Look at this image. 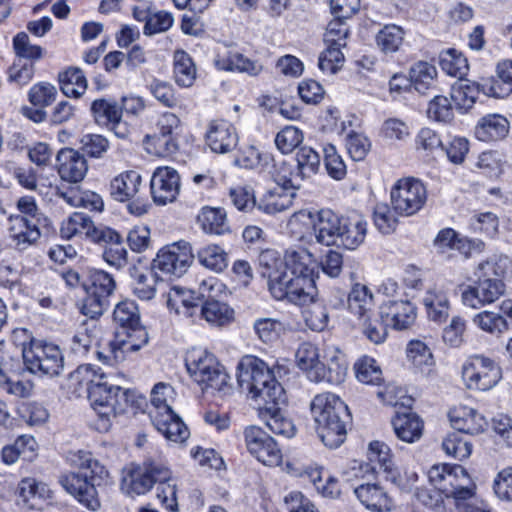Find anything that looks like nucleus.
<instances>
[{
    "label": "nucleus",
    "instance_id": "nucleus-63",
    "mask_svg": "<svg viewBox=\"0 0 512 512\" xmlns=\"http://www.w3.org/2000/svg\"><path fill=\"white\" fill-rule=\"evenodd\" d=\"M303 140L302 132L293 126L282 129L275 138L277 148L284 154L292 152Z\"/></svg>",
    "mask_w": 512,
    "mask_h": 512
},
{
    "label": "nucleus",
    "instance_id": "nucleus-21",
    "mask_svg": "<svg viewBox=\"0 0 512 512\" xmlns=\"http://www.w3.org/2000/svg\"><path fill=\"white\" fill-rule=\"evenodd\" d=\"M366 234L367 222L361 215L353 213L344 216L336 245L354 250L364 242Z\"/></svg>",
    "mask_w": 512,
    "mask_h": 512
},
{
    "label": "nucleus",
    "instance_id": "nucleus-42",
    "mask_svg": "<svg viewBox=\"0 0 512 512\" xmlns=\"http://www.w3.org/2000/svg\"><path fill=\"white\" fill-rule=\"evenodd\" d=\"M295 160L297 163L295 177H299V180L315 175L320 167L319 154L309 146L300 147L296 152Z\"/></svg>",
    "mask_w": 512,
    "mask_h": 512
},
{
    "label": "nucleus",
    "instance_id": "nucleus-18",
    "mask_svg": "<svg viewBox=\"0 0 512 512\" xmlns=\"http://www.w3.org/2000/svg\"><path fill=\"white\" fill-rule=\"evenodd\" d=\"M179 117L171 112H165L160 115L157 121L159 135L155 137L157 151L159 156H169L178 150V143L175 138L177 130L180 128Z\"/></svg>",
    "mask_w": 512,
    "mask_h": 512
},
{
    "label": "nucleus",
    "instance_id": "nucleus-35",
    "mask_svg": "<svg viewBox=\"0 0 512 512\" xmlns=\"http://www.w3.org/2000/svg\"><path fill=\"white\" fill-rule=\"evenodd\" d=\"M317 296L314 277H294L285 300L296 305H308Z\"/></svg>",
    "mask_w": 512,
    "mask_h": 512
},
{
    "label": "nucleus",
    "instance_id": "nucleus-59",
    "mask_svg": "<svg viewBox=\"0 0 512 512\" xmlns=\"http://www.w3.org/2000/svg\"><path fill=\"white\" fill-rule=\"evenodd\" d=\"M294 276L286 271L274 270L268 273V287L276 300H285Z\"/></svg>",
    "mask_w": 512,
    "mask_h": 512
},
{
    "label": "nucleus",
    "instance_id": "nucleus-50",
    "mask_svg": "<svg viewBox=\"0 0 512 512\" xmlns=\"http://www.w3.org/2000/svg\"><path fill=\"white\" fill-rule=\"evenodd\" d=\"M472 322L484 332L499 335L508 330V323L500 313L483 311L476 314Z\"/></svg>",
    "mask_w": 512,
    "mask_h": 512
},
{
    "label": "nucleus",
    "instance_id": "nucleus-36",
    "mask_svg": "<svg viewBox=\"0 0 512 512\" xmlns=\"http://www.w3.org/2000/svg\"><path fill=\"white\" fill-rule=\"evenodd\" d=\"M296 362L311 381L319 382L321 362L318 348L315 345L308 342L302 343L296 351Z\"/></svg>",
    "mask_w": 512,
    "mask_h": 512
},
{
    "label": "nucleus",
    "instance_id": "nucleus-10",
    "mask_svg": "<svg viewBox=\"0 0 512 512\" xmlns=\"http://www.w3.org/2000/svg\"><path fill=\"white\" fill-rule=\"evenodd\" d=\"M462 378L469 389L487 391L499 382L501 370L493 360L473 356L463 365Z\"/></svg>",
    "mask_w": 512,
    "mask_h": 512
},
{
    "label": "nucleus",
    "instance_id": "nucleus-16",
    "mask_svg": "<svg viewBox=\"0 0 512 512\" xmlns=\"http://www.w3.org/2000/svg\"><path fill=\"white\" fill-rule=\"evenodd\" d=\"M330 209H321L313 220V233L316 242L331 246L338 243L342 219Z\"/></svg>",
    "mask_w": 512,
    "mask_h": 512
},
{
    "label": "nucleus",
    "instance_id": "nucleus-55",
    "mask_svg": "<svg viewBox=\"0 0 512 512\" xmlns=\"http://www.w3.org/2000/svg\"><path fill=\"white\" fill-rule=\"evenodd\" d=\"M91 111L96 121H105L112 125H118L122 116V111L117 104L106 99L94 100L91 104Z\"/></svg>",
    "mask_w": 512,
    "mask_h": 512
},
{
    "label": "nucleus",
    "instance_id": "nucleus-28",
    "mask_svg": "<svg viewBox=\"0 0 512 512\" xmlns=\"http://www.w3.org/2000/svg\"><path fill=\"white\" fill-rule=\"evenodd\" d=\"M450 420L456 432L461 434H479L487 427V421L472 408L463 407L450 413Z\"/></svg>",
    "mask_w": 512,
    "mask_h": 512
},
{
    "label": "nucleus",
    "instance_id": "nucleus-40",
    "mask_svg": "<svg viewBox=\"0 0 512 512\" xmlns=\"http://www.w3.org/2000/svg\"><path fill=\"white\" fill-rule=\"evenodd\" d=\"M436 76V67L424 61L415 63L409 71L410 81L419 93H425L428 89L434 87Z\"/></svg>",
    "mask_w": 512,
    "mask_h": 512
},
{
    "label": "nucleus",
    "instance_id": "nucleus-64",
    "mask_svg": "<svg viewBox=\"0 0 512 512\" xmlns=\"http://www.w3.org/2000/svg\"><path fill=\"white\" fill-rule=\"evenodd\" d=\"M324 164L327 173L336 180H341L346 175V165L336 148L328 144L324 147Z\"/></svg>",
    "mask_w": 512,
    "mask_h": 512
},
{
    "label": "nucleus",
    "instance_id": "nucleus-6",
    "mask_svg": "<svg viewBox=\"0 0 512 512\" xmlns=\"http://www.w3.org/2000/svg\"><path fill=\"white\" fill-rule=\"evenodd\" d=\"M185 366L189 376L204 393L220 399L233 393L229 374L212 353L193 348L186 353Z\"/></svg>",
    "mask_w": 512,
    "mask_h": 512
},
{
    "label": "nucleus",
    "instance_id": "nucleus-2",
    "mask_svg": "<svg viewBox=\"0 0 512 512\" xmlns=\"http://www.w3.org/2000/svg\"><path fill=\"white\" fill-rule=\"evenodd\" d=\"M70 462L79 469V472L62 476L61 485L82 505L92 511L97 510L100 507V501L96 487L108 478V471L88 451L80 450L71 454Z\"/></svg>",
    "mask_w": 512,
    "mask_h": 512
},
{
    "label": "nucleus",
    "instance_id": "nucleus-47",
    "mask_svg": "<svg viewBox=\"0 0 512 512\" xmlns=\"http://www.w3.org/2000/svg\"><path fill=\"white\" fill-rule=\"evenodd\" d=\"M133 292L141 300H151L156 293V283L159 276L155 270L140 272L134 270Z\"/></svg>",
    "mask_w": 512,
    "mask_h": 512
},
{
    "label": "nucleus",
    "instance_id": "nucleus-20",
    "mask_svg": "<svg viewBox=\"0 0 512 512\" xmlns=\"http://www.w3.org/2000/svg\"><path fill=\"white\" fill-rule=\"evenodd\" d=\"M380 318L394 329L404 330L416 319L415 307L409 301H388L380 308Z\"/></svg>",
    "mask_w": 512,
    "mask_h": 512
},
{
    "label": "nucleus",
    "instance_id": "nucleus-39",
    "mask_svg": "<svg viewBox=\"0 0 512 512\" xmlns=\"http://www.w3.org/2000/svg\"><path fill=\"white\" fill-rule=\"evenodd\" d=\"M480 92V83L460 79L452 86L451 100L458 109L468 110L473 106Z\"/></svg>",
    "mask_w": 512,
    "mask_h": 512
},
{
    "label": "nucleus",
    "instance_id": "nucleus-38",
    "mask_svg": "<svg viewBox=\"0 0 512 512\" xmlns=\"http://www.w3.org/2000/svg\"><path fill=\"white\" fill-rule=\"evenodd\" d=\"M198 221L206 233L223 235L230 232L224 209L205 207L199 214Z\"/></svg>",
    "mask_w": 512,
    "mask_h": 512
},
{
    "label": "nucleus",
    "instance_id": "nucleus-19",
    "mask_svg": "<svg viewBox=\"0 0 512 512\" xmlns=\"http://www.w3.org/2000/svg\"><path fill=\"white\" fill-rule=\"evenodd\" d=\"M8 222L10 237L19 249H25L36 243L41 236L40 223L36 219L27 218V216H10Z\"/></svg>",
    "mask_w": 512,
    "mask_h": 512
},
{
    "label": "nucleus",
    "instance_id": "nucleus-51",
    "mask_svg": "<svg viewBox=\"0 0 512 512\" xmlns=\"http://www.w3.org/2000/svg\"><path fill=\"white\" fill-rule=\"evenodd\" d=\"M115 287V280L109 273L103 270H95L90 274V284L86 291L104 300H109Z\"/></svg>",
    "mask_w": 512,
    "mask_h": 512
},
{
    "label": "nucleus",
    "instance_id": "nucleus-15",
    "mask_svg": "<svg viewBox=\"0 0 512 512\" xmlns=\"http://www.w3.org/2000/svg\"><path fill=\"white\" fill-rule=\"evenodd\" d=\"M60 178L69 183L82 181L88 171V164L83 154L72 148L61 149L56 157Z\"/></svg>",
    "mask_w": 512,
    "mask_h": 512
},
{
    "label": "nucleus",
    "instance_id": "nucleus-13",
    "mask_svg": "<svg viewBox=\"0 0 512 512\" xmlns=\"http://www.w3.org/2000/svg\"><path fill=\"white\" fill-rule=\"evenodd\" d=\"M505 292V284L497 278H486L480 275L476 286H469L462 293L464 305L478 309L493 303Z\"/></svg>",
    "mask_w": 512,
    "mask_h": 512
},
{
    "label": "nucleus",
    "instance_id": "nucleus-57",
    "mask_svg": "<svg viewBox=\"0 0 512 512\" xmlns=\"http://www.w3.org/2000/svg\"><path fill=\"white\" fill-rule=\"evenodd\" d=\"M284 330V324L274 318H259L254 322V331L264 343L276 341Z\"/></svg>",
    "mask_w": 512,
    "mask_h": 512
},
{
    "label": "nucleus",
    "instance_id": "nucleus-7",
    "mask_svg": "<svg viewBox=\"0 0 512 512\" xmlns=\"http://www.w3.org/2000/svg\"><path fill=\"white\" fill-rule=\"evenodd\" d=\"M24 364L31 373L58 376L64 369V357L55 344L31 341L22 349Z\"/></svg>",
    "mask_w": 512,
    "mask_h": 512
},
{
    "label": "nucleus",
    "instance_id": "nucleus-11",
    "mask_svg": "<svg viewBox=\"0 0 512 512\" xmlns=\"http://www.w3.org/2000/svg\"><path fill=\"white\" fill-rule=\"evenodd\" d=\"M194 255L191 245L179 241L163 247L152 262V270L166 275L182 276L192 264Z\"/></svg>",
    "mask_w": 512,
    "mask_h": 512
},
{
    "label": "nucleus",
    "instance_id": "nucleus-62",
    "mask_svg": "<svg viewBox=\"0 0 512 512\" xmlns=\"http://www.w3.org/2000/svg\"><path fill=\"white\" fill-rule=\"evenodd\" d=\"M470 225L475 232L494 237L498 233L499 219L492 212H480L471 217Z\"/></svg>",
    "mask_w": 512,
    "mask_h": 512
},
{
    "label": "nucleus",
    "instance_id": "nucleus-1",
    "mask_svg": "<svg viewBox=\"0 0 512 512\" xmlns=\"http://www.w3.org/2000/svg\"><path fill=\"white\" fill-rule=\"evenodd\" d=\"M104 373H99L90 364L80 365L69 375V385L74 392L86 391L93 410L98 415L96 428L106 432L111 427V419L142 406L145 398L130 389H123L103 381Z\"/></svg>",
    "mask_w": 512,
    "mask_h": 512
},
{
    "label": "nucleus",
    "instance_id": "nucleus-34",
    "mask_svg": "<svg viewBox=\"0 0 512 512\" xmlns=\"http://www.w3.org/2000/svg\"><path fill=\"white\" fill-rule=\"evenodd\" d=\"M349 311L359 319H365L374 306L371 290L363 284L353 285L347 299Z\"/></svg>",
    "mask_w": 512,
    "mask_h": 512
},
{
    "label": "nucleus",
    "instance_id": "nucleus-9",
    "mask_svg": "<svg viewBox=\"0 0 512 512\" xmlns=\"http://www.w3.org/2000/svg\"><path fill=\"white\" fill-rule=\"evenodd\" d=\"M170 477V470L157 462H145L135 467L123 477L121 489L130 496L148 492L157 481H165Z\"/></svg>",
    "mask_w": 512,
    "mask_h": 512
},
{
    "label": "nucleus",
    "instance_id": "nucleus-46",
    "mask_svg": "<svg viewBox=\"0 0 512 512\" xmlns=\"http://www.w3.org/2000/svg\"><path fill=\"white\" fill-rule=\"evenodd\" d=\"M441 69L450 76L462 79L469 69L467 59L456 49H448L439 56Z\"/></svg>",
    "mask_w": 512,
    "mask_h": 512
},
{
    "label": "nucleus",
    "instance_id": "nucleus-43",
    "mask_svg": "<svg viewBox=\"0 0 512 512\" xmlns=\"http://www.w3.org/2000/svg\"><path fill=\"white\" fill-rule=\"evenodd\" d=\"M60 88L68 97L78 98L87 89V80L81 69L71 67L59 75Z\"/></svg>",
    "mask_w": 512,
    "mask_h": 512
},
{
    "label": "nucleus",
    "instance_id": "nucleus-22",
    "mask_svg": "<svg viewBox=\"0 0 512 512\" xmlns=\"http://www.w3.org/2000/svg\"><path fill=\"white\" fill-rule=\"evenodd\" d=\"M95 242L105 244L103 258L109 265L119 269L127 264V250L115 230L104 227Z\"/></svg>",
    "mask_w": 512,
    "mask_h": 512
},
{
    "label": "nucleus",
    "instance_id": "nucleus-37",
    "mask_svg": "<svg viewBox=\"0 0 512 512\" xmlns=\"http://www.w3.org/2000/svg\"><path fill=\"white\" fill-rule=\"evenodd\" d=\"M167 306L174 310L176 314L192 317L199 303L198 298L194 297L192 291L174 286L167 294Z\"/></svg>",
    "mask_w": 512,
    "mask_h": 512
},
{
    "label": "nucleus",
    "instance_id": "nucleus-58",
    "mask_svg": "<svg viewBox=\"0 0 512 512\" xmlns=\"http://www.w3.org/2000/svg\"><path fill=\"white\" fill-rule=\"evenodd\" d=\"M325 44L326 49L319 55L318 67L323 72L334 74L344 62V55L341 51L344 46Z\"/></svg>",
    "mask_w": 512,
    "mask_h": 512
},
{
    "label": "nucleus",
    "instance_id": "nucleus-32",
    "mask_svg": "<svg viewBox=\"0 0 512 512\" xmlns=\"http://www.w3.org/2000/svg\"><path fill=\"white\" fill-rule=\"evenodd\" d=\"M286 405H269L259 409V416L265 422L267 427L275 434L285 437H292L295 434V426L284 413L283 408Z\"/></svg>",
    "mask_w": 512,
    "mask_h": 512
},
{
    "label": "nucleus",
    "instance_id": "nucleus-8",
    "mask_svg": "<svg viewBox=\"0 0 512 512\" xmlns=\"http://www.w3.org/2000/svg\"><path fill=\"white\" fill-rule=\"evenodd\" d=\"M427 200V191L423 183L414 178L397 181L391 190V204L399 215L410 216L417 213Z\"/></svg>",
    "mask_w": 512,
    "mask_h": 512
},
{
    "label": "nucleus",
    "instance_id": "nucleus-54",
    "mask_svg": "<svg viewBox=\"0 0 512 512\" xmlns=\"http://www.w3.org/2000/svg\"><path fill=\"white\" fill-rule=\"evenodd\" d=\"M404 39V31L396 25H386L377 34L376 40L380 49L385 53L396 52Z\"/></svg>",
    "mask_w": 512,
    "mask_h": 512
},
{
    "label": "nucleus",
    "instance_id": "nucleus-52",
    "mask_svg": "<svg viewBox=\"0 0 512 512\" xmlns=\"http://www.w3.org/2000/svg\"><path fill=\"white\" fill-rule=\"evenodd\" d=\"M442 447L447 455L464 460L471 455L472 443L461 433L453 431L443 440Z\"/></svg>",
    "mask_w": 512,
    "mask_h": 512
},
{
    "label": "nucleus",
    "instance_id": "nucleus-17",
    "mask_svg": "<svg viewBox=\"0 0 512 512\" xmlns=\"http://www.w3.org/2000/svg\"><path fill=\"white\" fill-rule=\"evenodd\" d=\"M206 144L214 153L225 154L233 150L238 141L234 127L225 120L212 121L206 132Z\"/></svg>",
    "mask_w": 512,
    "mask_h": 512
},
{
    "label": "nucleus",
    "instance_id": "nucleus-12",
    "mask_svg": "<svg viewBox=\"0 0 512 512\" xmlns=\"http://www.w3.org/2000/svg\"><path fill=\"white\" fill-rule=\"evenodd\" d=\"M248 451L264 465L275 466L281 463L282 454L275 440L257 426L244 431Z\"/></svg>",
    "mask_w": 512,
    "mask_h": 512
},
{
    "label": "nucleus",
    "instance_id": "nucleus-49",
    "mask_svg": "<svg viewBox=\"0 0 512 512\" xmlns=\"http://www.w3.org/2000/svg\"><path fill=\"white\" fill-rule=\"evenodd\" d=\"M197 258L201 265L215 272H222L228 265V255L218 245H208L200 249Z\"/></svg>",
    "mask_w": 512,
    "mask_h": 512
},
{
    "label": "nucleus",
    "instance_id": "nucleus-30",
    "mask_svg": "<svg viewBox=\"0 0 512 512\" xmlns=\"http://www.w3.org/2000/svg\"><path fill=\"white\" fill-rule=\"evenodd\" d=\"M152 422L155 428L169 441L182 443L189 437L187 426L174 411L163 415H154Z\"/></svg>",
    "mask_w": 512,
    "mask_h": 512
},
{
    "label": "nucleus",
    "instance_id": "nucleus-26",
    "mask_svg": "<svg viewBox=\"0 0 512 512\" xmlns=\"http://www.w3.org/2000/svg\"><path fill=\"white\" fill-rule=\"evenodd\" d=\"M392 426L398 439L406 443L418 441L423 433V421L412 411L397 412Z\"/></svg>",
    "mask_w": 512,
    "mask_h": 512
},
{
    "label": "nucleus",
    "instance_id": "nucleus-31",
    "mask_svg": "<svg viewBox=\"0 0 512 512\" xmlns=\"http://www.w3.org/2000/svg\"><path fill=\"white\" fill-rule=\"evenodd\" d=\"M214 62L220 70L238 71L251 76H257L263 70V66L258 61L251 60L236 51H229L224 55H218Z\"/></svg>",
    "mask_w": 512,
    "mask_h": 512
},
{
    "label": "nucleus",
    "instance_id": "nucleus-27",
    "mask_svg": "<svg viewBox=\"0 0 512 512\" xmlns=\"http://www.w3.org/2000/svg\"><path fill=\"white\" fill-rule=\"evenodd\" d=\"M103 228L104 226H95L88 215L76 212L62 222L60 234L66 239H71L77 235H85L95 242Z\"/></svg>",
    "mask_w": 512,
    "mask_h": 512
},
{
    "label": "nucleus",
    "instance_id": "nucleus-44",
    "mask_svg": "<svg viewBox=\"0 0 512 512\" xmlns=\"http://www.w3.org/2000/svg\"><path fill=\"white\" fill-rule=\"evenodd\" d=\"M174 78L182 87H190L196 79V68L191 57L185 51L174 54Z\"/></svg>",
    "mask_w": 512,
    "mask_h": 512
},
{
    "label": "nucleus",
    "instance_id": "nucleus-56",
    "mask_svg": "<svg viewBox=\"0 0 512 512\" xmlns=\"http://www.w3.org/2000/svg\"><path fill=\"white\" fill-rule=\"evenodd\" d=\"M13 48L17 59L24 61L33 62L41 59L43 56L42 47L32 44L25 32H20L14 37Z\"/></svg>",
    "mask_w": 512,
    "mask_h": 512
},
{
    "label": "nucleus",
    "instance_id": "nucleus-24",
    "mask_svg": "<svg viewBox=\"0 0 512 512\" xmlns=\"http://www.w3.org/2000/svg\"><path fill=\"white\" fill-rule=\"evenodd\" d=\"M357 499L368 510L386 512L392 507V501L387 492L376 483L361 484L354 489Z\"/></svg>",
    "mask_w": 512,
    "mask_h": 512
},
{
    "label": "nucleus",
    "instance_id": "nucleus-29",
    "mask_svg": "<svg viewBox=\"0 0 512 512\" xmlns=\"http://www.w3.org/2000/svg\"><path fill=\"white\" fill-rule=\"evenodd\" d=\"M509 132L508 120L499 114H488L482 117L475 127V136L483 142L498 141Z\"/></svg>",
    "mask_w": 512,
    "mask_h": 512
},
{
    "label": "nucleus",
    "instance_id": "nucleus-45",
    "mask_svg": "<svg viewBox=\"0 0 512 512\" xmlns=\"http://www.w3.org/2000/svg\"><path fill=\"white\" fill-rule=\"evenodd\" d=\"M201 315L211 325L224 326L233 319V310L226 303L211 299L202 305Z\"/></svg>",
    "mask_w": 512,
    "mask_h": 512
},
{
    "label": "nucleus",
    "instance_id": "nucleus-4",
    "mask_svg": "<svg viewBox=\"0 0 512 512\" xmlns=\"http://www.w3.org/2000/svg\"><path fill=\"white\" fill-rule=\"evenodd\" d=\"M238 383L256 402L258 410L269 405H286L284 388L268 365L254 356H245L238 364Z\"/></svg>",
    "mask_w": 512,
    "mask_h": 512
},
{
    "label": "nucleus",
    "instance_id": "nucleus-48",
    "mask_svg": "<svg viewBox=\"0 0 512 512\" xmlns=\"http://www.w3.org/2000/svg\"><path fill=\"white\" fill-rule=\"evenodd\" d=\"M369 460L377 462L387 478L397 483V471L393 466L390 448L383 442L373 441L369 445Z\"/></svg>",
    "mask_w": 512,
    "mask_h": 512
},
{
    "label": "nucleus",
    "instance_id": "nucleus-61",
    "mask_svg": "<svg viewBox=\"0 0 512 512\" xmlns=\"http://www.w3.org/2000/svg\"><path fill=\"white\" fill-rule=\"evenodd\" d=\"M357 379L365 384L378 385L382 381V372L373 358L365 357L355 364Z\"/></svg>",
    "mask_w": 512,
    "mask_h": 512
},
{
    "label": "nucleus",
    "instance_id": "nucleus-33",
    "mask_svg": "<svg viewBox=\"0 0 512 512\" xmlns=\"http://www.w3.org/2000/svg\"><path fill=\"white\" fill-rule=\"evenodd\" d=\"M423 304L428 317L435 322H443L449 316L450 304L446 292L437 286L427 290Z\"/></svg>",
    "mask_w": 512,
    "mask_h": 512
},
{
    "label": "nucleus",
    "instance_id": "nucleus-25",
    "mask_svg": "<svg viewBox=\"0 0 512 512\" xmlns=\"http://www.w3.org/2000/svg\"><path fill=\"white\" fill-rule=\"evenodd\" d=\"M283 266L290 270L294 277H313L316 261L306 248L291 247L285 251Z\"/></svg>",
    "mask_w": 512,
    "mask_h": 512
},
{
    "label": "nucleus",
    "instance_id": "nucleus-14",
    "mask_svg": "<svg viewBox=\"0 0 512 512\" xmlns=\"http://www.w3.org/2000/svg\"><path fill=\"white\" fill-rule=\"evenodd\" d=\"M180 175L170 167H158L152 175L150 188L154 202L158 205L172 203L180 192Z\"/></svg>",
    "mask_w": 512,
    "mask_h": 512
},
{
    "label": "nucleus",
    "instance_id": "nucleus-60",
    "mask_svg": "<svg viewBox=\"0 0 512 512\" xmlns=\"http://www.w3.org/2000/svg\"><path fill=\"white\" fill-rule=\"evenodd\" d=\"M310 304L311 306L303 312L305 323L313 331H323L329 322L327 308L324 304L315 300Z\"/></svg>",
    "mask_w": 512,
    "mask_h": 512
},
{
    "label": "nucleus",
    "instance_id": "nucleus-53",
    "mask_svg": "<svg viewBox=\"0 0 512 512\" xmlns=\"http://www.w3.org/2000/svg\"><path fill=\"white\" fill-rule=\"evenodd\" d=\"M408 360L418 369H430L434 365L433 354L426 343L421 340H411L407 345Z\"/></svg>",
    "mask_w": 512,
    "mask_h": 512
},
{
    "label": "nucleus",
    "instance_id": "nucleus-3",
    "mask_svg": "<svg viewBox=\"0 0 512 512\" xmlns=\"http://www.w3.org/2000/svg\"><path fill=\"white\" fill-rule=\"evenodd\" d=\"M113 318L122 330L117 333L119 339L110 343L107 352H97L98 359L110 366L122 362L126 353L135 352L148 342V334L141 325L135 302L125 300L118 303L114 309Z\"/></svg>",
    "mask_w": 512,
    "mask_h": 512
},
{
    "label": "nucleus",
    "instance_id": "nucleus-23",
    "mask_svg": "<svg viewBox=\"0 0 512 512\" xmlns=\"http://www.w3.org/2000/svg\"><path fill=\"white\" fill-rule=\"evenodd\" d=\"M142 177L135 170L124 171L115 176L109 186L111 197L118 202L132 200L139 192Z\"/></svg>",
    "mask_w": 512,
    "mask_h": 512
},
{
    "label": "nucleus",
    "instance_id": "nucleus-5",
    "mask_svg": "<svg viewBox=\"0 0 512 512\" xmlns=\"http://www.w3.org/2000/svg\"><path fill=\"white\" fill-rule=\"evenodd\" d=\"M310 410L316 424V431L321 441L329 448H337L344 443L350 413L347 405L335 394L316 395Z\"/></svg>",
    "mask_w": 512,
    "mask_h": 512
},
{
    "label": "nucleus",
    "instance_id": "nucleus-41",
    "mask_svg": "<svg viewBox=\"0 0 512 512\" xmlns=\"http://www.w3.org/2000/svg\"><path fill=\"white\" fill-rule=\"evenodd\" d=\"M175 400V391L169 384L160 382L157 383L151 391V404L153 409L150 412L151 419H154V415L167 414L172 409V404Z\"/></svg>",
    "mask_w": 512,
    "mask_h": 512
}]
</instances>
